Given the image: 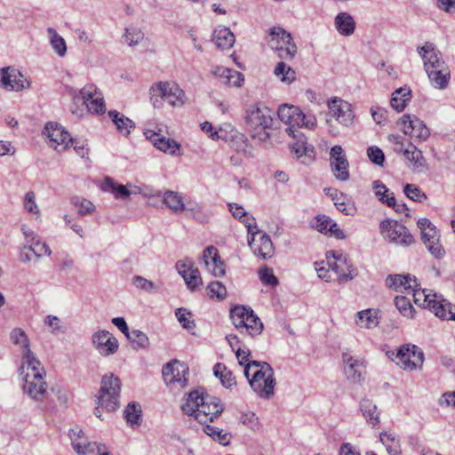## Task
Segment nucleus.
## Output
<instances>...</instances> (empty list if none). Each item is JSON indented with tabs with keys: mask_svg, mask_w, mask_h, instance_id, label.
<instances>
[{
	"mask_svg": "<svg viewBox=\"0 0 455 455\" xmlns=\"http://www.w3.org/2000/svg\"><path fill=\"white\" fill-rule=\"evenodd\" d=\"M373 190L378 199L386 204L387 206H395V196L394 193L390 192L389 189L382 184L379 180L373 182Z\"/></svg>",
	"mask_w": 455,
	"mask_h": 455,
	"instance_id": "obj_42",
	"label": "nucleus"
},
{
	"mask_svg": "<svg viewBox=\"0 0 455 455\" xmlns=\"http://www.w3.org/2000/svg\"><path fill=\"white\" fill-rule=\"evenodd\" d=\"M402 138L394 136L393 140L398 147L395 151L401 153L404 158L410 163V167L416 172H422L427 168V161L423 156L422 152L418 149L413 144L408 143L404 148L403 143L401 141Z\"/></svg>",
	"mask_w": 455,
	"mask_h": 455,
	"instance_id": "obj_14",
	"label": "nucleus"
},
{
	"mask_svg": "<svg viewBox=\"0 0 455 455\" xmlns=\"http://www.w3.org/2000/svg\"><path fill=\"white\" fill-rule=\"evenodd\" d=\"M108 116L112 122L116 124L118 132L126 136L130 134L131 129H133L135 126L134 123L130 118L126 117L116 110H110L108 112Z\"/></svg>",
	"mask_w": 455,
	"mask_h": 455,
	"instance_id": "obj_36",
	"label": "nucleus"
},
{
	"mask_svg": "<svg viewBox=\"0 0 455 455\" xmlns=\"http://www.w3.org/2000/svg\"><path fill=\"white\" fill-rule=\"evenodd\" d=\"M330 164L337 180L346 181L349 179V164L341 146L335 145L331 148Z\"/></svg>",
	"mask_w": 455,
	"mask_h": 455,
	"instance_id": "obj_17",
	"label": "nucleus"
},
{
	"mask_svg": "<svg viewBox=\"0 0 455 455\" xmlns=\"http://www.w3.org/2000/svg\"><path fill=\"white\" fill-rule=\"evenodd\" d=\"M149 93L156 108H162L164 100L172 107H181L187 101L185 92L174 82H158L151 86Z\"/></svg>",
	"mask_w": 455,
	"mask_h": 455,
	"instance_id": "obj_7",
	"label": "nucleus"
},
{
	"mask_svg": "<svg viewBox=\"0 0 455 455\" xmlns=\"http://www.w3.org/2000/svg\"><path fill=\"white\" fill-rule=\"evenodd\" d=\"M204 432L212 437L214 441L218 442L222 445H228L230 443L231 435L228 432H224L222 429L211 426L209 423L203 424Z\"/></svg>",
	"mask_w": 455,
	"mask_h": 455,
	"instance_id": "obj_40",
	"label": "nucleus"
},
{
	"mask_svg": "<svg viewBox=\"0 0 455 455\" xmlns=\"http://www.w3.org/2000/svg\"><path fill=\"white\" fill-rule=\"evenodd\" d=\"M411 292L414 303L422 307H429L432 303V299L436 297L435 293L428 292L427 293L426 290L417 289V287H413L410 290L409 293Z\"/></svg>",
	"mask_w": 455,
	"mask_h": 455,
	"instance_id": "obj_44",
	"label": "nucleus"
},
{
	"mask_svg": "<svg viewBox=\"0 0 455 455\" xmlns=\"http://www.w3.org/2000/svg\"><path fill=\"white\" fill-rule=\"evenodd\" d=\"M30 86V82L20 70L6 67L0 69V87L8 92H20Z\"/></svg>",
	"mask_w": 455,
	"mask_h": 455,
	"instance_id": "obj_16",
	"label": "nucleus"
},
{
	"mask_svg": "<svg viewBox=\"0 0 455 455\" xmlns=\"http://www.w3.org/2000/svg\"><path fill=\"white\" fill-rule=\"evenodd\" d=\"M209 137L214 140H222L228 142L230 148L238 153L251 155L248 139L244 134L235 130L231 131V132L228 134L227 132L220 129L212 132Z\"/></svg>",
	"mask_w": 455,
	"mask_h": 455,
	"instance_id": "obj_18",
	"label": "nucleus"
},
{
	"mask_svg": "<svg viewBox=\"0 0 455 455\" xmlns=\"http://www.w3.org/2000/svg\"><path fill=\"white\" fill-rule=\"evenodd\" d=\"M47 31L51 36V44L55 52L60 57L64 56L67 52V45L65 40L56 32L54 28H49Z\"/></svg>",
	"mask_w": 455,
	"mask_h": 455,
	"instance_id": "obj_48",
	"label": "nucleus"
},
{
	"mask_svg": "<svg viewBox=\"0 0 455 455\" xmlns=\"http://www.w3.org/2000/svg\"><path fill=\"white\" fill-rule=\"evenodd\" d=\"M411 100V91L410 87L403 86L396 89L390 100L391 107L398 112L403 111Z\"/></svg>",
	"mask_w": 455,
	"mask_h": 455,
	"instance_id": "obj_33",
	"label": "nucleus"
},
{
	"mask_svg": "<svg viewBox=\"0 0 455 455\" xmlns=\"http://www.w3.org/2000/svg\"><path fill=\"white\" fill-rule=\"evenodd\" d=\"M212 73L214 76L219 77L223 84L230 83V76L236 77L237 80L240 79V72L224 67H215Z\"/></svg>",
	"mask_w": 455,
	"mask_h": 455,
	"instance_id": "obj_50",
	"label": "nucleus"
},
{
	"mask_svg": "<svg viewBox=\"0 0 455 455\" xmlns=\"http://www.w3.org/2000/svg\"><path fill=\"white\" fill-rule=\"evenodd\" d=\"M267 44L282 60H291L297 53V46L291 34L280 27L270 29Z\"/></svg>",
	"mask_w": 455,
	"mask_h": 455,
	"instance_id": "obj_8",
	"label": "nucleus"
},
{
	"mask_svg": "<svg viewBox=\"0 0 455 455\" xmlns=\"http://www.w3.org/2000/svg\"><path fill=\"white\" fill-rule=\"evenodd\" d=\"M228 209L234 218L238 219L242 223L244 224V226L247 228L248 234H251V239L254 240L256 234L259 233V230L258 229L257 224L255 222V219L253 217L248 216L243 207L237 204H228Z\"/></svg>",
	"mask_w": 455,
	"mask_h": 455,
	"instance_id": "obj_27",
	"label": "nucleus"
},
{
	"mask_svg": "<svg viewBox=\"0 0 455 455\" xmlns=\"http://www.w3.org/2000/svg\"><path fill=\"white\" fill-rule=\"evenodd\" d=\"M387 285L395 291H402L403 289L410 291L413 287H418L417 280L411 275H390L387 278Z\"/></svg>",
	"mask_w": 455,
	"mask_h": 455,
	"instance_id": "obj_29",
	"label": "nucleus"
},
{
	"mask_svg": "<svg viewBox=\"0 0 455 455\" xmlns=\"http://www.w3.org/2000/svg\"><path fill=\"white\" fill-rule=\"evenodd\" d=\"M403 192L407 197L415 202H422L427 198L425 193H423L419 187L414 184H406L403 188Z\"/></svg>",
	"mask_w": 455,
	"mask_h": 455,
	"instance_id": "obj_57",
	"label": "nucleus"
},
{
	"mask_svg": "<svg viewBox=\"0 0 455 455\" xmlns=\"http://www.w3.org/2000/svg\"><path fill=\"white\" fill-rule=\"evenodd\" d=\"M92 344L102 356L114 355L119 347L118 340L106 330H100L92 336Z\"/></svg>",
	"mask_w": 455,
	"mask_h": 455,
	"instance_id": "obj_19",
	"label": "nucleus"
},
{
	"mask_svg": "<svg viewBox=\"0 0 455 455\" xmlns=\"http://www.w3.org/2000/svg\"><path fill=\"white\" fill-rule=\"evenodd\" d=\"M87 110L93 114H103L106 112V107L102 94H98L92 101L86 105Z\"/></svg>",
	"mask_w": 455,
	"mask_h": 455,
	"instance_id": "obj_58",
	"label": "nucleus"
},
{
	"mask_svg": "<svg viewBox=\"0 0 455 455\" xmlns=\"http://www.w3.org/2000/svg\"><path fill=\"white\" fill-rule=\"evenodd\" d=\"M399 125L404 134L410 135L412 138L426 140L429 137L430 132L428 128L416 116L404 115L400 119Z\"/></svg>",
	"mask_w": 455,
	"mask_h": 455,
	"instance_id": "obj_21",
	"label": "nucleus"
},
{
	"mask_svg": "<svg viewBox=\"0 0 455 455\" xmlns=\"http://www.w3.org/2000/svg\"><path fill=\"white\" fill-rule=\"evenodd\" d=\"M335 28L342 36H350L355 28L353 17L347 12H339L335 18Z\"/></svg>",
	"mask_w": 455,
	"mask_h": 455,
	"instance_id": "obj_34",
	"label": "nucleus"
},
{
	"mask_svg": "<svg viewBox=\"0 0 455 455\" xmlns=\"http://www.w3.org/2000/svg\"><path fill=\"white\" fill-rule=\"evenodd\" d=\"M182 411L193 416L200 424L213 422L224 411L220 398L212 396L199 387L191 391L181 405Z\"/></svg>",
	"mask_w": 455,
	"mask_h": 455,
	"instance_id": "obj_1",
	"label": "nucleus"
},
{
	"mask_svg": "<svg viewBox=\"0 0 455 455\" xmlns=\"http://www.w3.org/2000/svg\"><path fill=\"white\" fill-rule=\"evenodd\" d=\"M274 112L263 105H251L245 111V123L251 137L261 143L267 142L274 131Z\"/></svg>",
	"mask_w": 455,
	"mask_h": 455,
	"instance_id": "obj_4",
	"label": "nucleus"
},
{
	"mask_svg": "<svg viewBox=\"0 0 455 455\" xmlns=\"http://www.w3.org/2000/svg\"><path fill=\"white\" fill-rule=\"evenodd\" d=\"M44 133L49 139L50 147L60 152L66 150L72 141L69 133L58 124L48 123Z\"/></svg>",
	"mask_w": 455,
	"mask_h": 455,
	"instance_id": "obj_20",
	"label": "nucleus"
},
{
	"mask_svg": "<svg viewBox=\"0 0 455 455\" xmlns=\"http://www.w3.org/2000/svg\"><path fill=\"white\" fill-rule=\"evenodd\" d=\"M10 337L13 344L20 345L23 348L22 355L25 359L24 363H27L30 360V356L28 357V355L35 356L29 348V340L28 336L22 329L16 328L12 330Z\"/></svg>",
	"mask_w": 455,
	"mask_h": 455,
	"instance_id": "obj_35",
	"label": "nucleus"
},
{
	"mask_svg": "<svg viewBox=\"0 0 455 455\" xmlns=\"http://www.w3.org/2000/svg\"><path fill=\"white\" fill-rule=\"evenodd\" d=\"M418 227L421 231V238L429 251L435 259H442L445 251L440 243V234L435 226L427 218L418 220Z\"/></svg>",
	"mask_w": 455,
	"mask_h": 455,
	"instance_id": "obj_10",
	"label": "nucleus"
},
{
	"mask_svg": "<svg viewBox=\"0 0 455 455\" xmlns=\"http://www.w3.org/2000/svg\"><path fill=\"white\" fill-rule=\"evenodd\" d=\"M30 360L23 363L20 371L27 368L24 377L23 391L30 398L35 401H42L46 393V382L44 379L45 376L44 370L41 367L40 361L36 357L28 355Z\"/></svg>",
	"mask_w": 455,
	"mask_h": 455,
	"instance_id": "obj_5",
	"label": "nucleus"
},
{
	"mask_svg": "<svg viewBox=\"0 0 455 455\" xmlns=\"http://www.w3.org/2000/svg\"><path fill=\"white\" fill-rule=\"evenodd\" d=\"M162 373L167 386L178 388L187 386L188 367L186 363L174 359L163 367Z\"/></svg>",
	"mask_w": 455,
	"mask_h": 455,
	"instance_id": "obj_13",
	"label": "nucleus"
},
{
	"mask_svg": "<svg viewBox=\"0 0 455 455\" xmlns=\"http://www.w3.org/2000/svg\"><path fill=\"white\" fill-rule=\"evenodd\" d=\"M392 360L403 370L413 371L420 369L424 363V353L416 345L405 344L400 347L397 352L388 355Z\"/></svg>",
	"mask_w": 455,
	"mask_h": 455,
	"instance_id": "obj_9",
	"label": "nucleus"
},
{
	"mask_svg": "<svg viewBox=\"0 0 455 455\" xmlns=\"http://www.w3.org/2000/svg\"><path fill=\"white\" fill-rule=\"evenodd\" d=\"M243 372L250 387L259 397L269 399L274 395L276 379L268 363L251 361L246 364Z\"/></svg>",
	"mask_w": 455,
	"mask_h": 455,
	"instance_id": "obj_3",
	"label": "nucleus"
},
{
	"mask_svg": "<svg viewBox=\"0 0 455 455\" xmlns=\"http://www.w3.org/2000/svg\"><path fill=\"white\" fill-rule=\"evenodd\" d=\"M124 415L125 419L131 426L139 427L141 423V406L140 403L132 402L130 403L124 411Z\"/></svg>",
	"mask_w": 455,
	"mask_h": 455,
	"instance_id": "obj_43",
	"label": "nucleus"
},
{
	"mask_svg": "<svg viewBox=\"0 0 455 455\" xmlns=\"http://www.w3.org/2000/svg\"><path fill=\"white\" fill-rule=\"evenodd\" d=\"M250 308L251 307H247L245 306H240V305L235 306L233 308H231L230 317L233 321L235 327L237 330L242 331L243 325L246 324L245 317L249 315L248 312H249Z\"/></svg>",
	"mask_w": 455,
	"mask_h": 455,
	"instance_id": "obj_46",
	"label": "nucleus"
},
{
	"mask_svg": "<svg viewBox=\"0 0 455 455\" xmlns=\"http://www.w3.org/2000/svg\"><path fill=\"white\" fill-rule=\"evenodd\" d=\"M101 190L113 194L116 199H127L133 192L130 191L126 186L117 184L110 177H106L101 184Z\"/></svg>",
	"mask_w": 455,
	"mask_h": 455,
	"instance_id": "obj_30",
	"label": "nucleus"
},
{
	"mask_svg": "<svg viewBox=\"0 0 455 455\" xmlns=\"http://www.w3.org/2000/svg\"><path fill=\"white\" fill-rule=\"evenodd\" d=\"M72 204L78 209V214L81 216L90 214L95 211L94 204L85 198L74 197Z\"/></svg>",
	"mask_w": 455,
	"mask_h": 455,
	"instance_id": "obj_52",
	"label": "nucleus"
},
{
	"mask_svg": "<svg viewBox=\"0 0 455 455\" xmlns=\"http://www.w3.org/2000/svg\"><path fill=\"white\" fill-rule=\"evenodd\" d=\"M132 283L145 291H152L156 289V285L150 280L146 279L140 275H135L132 278Z\"/></svg>",
	"mask_w": 455,
	"mask_h": 455,
	"instance_id": "obj_64",
	"label": "nucleus"
},
{
	"mask_svg": "<svg viewBox=\"0 0 455 455\" xmlns=\"http://www.w3.org/2000/svg\"><path fill=\"white\" fill-rule=\"evenodd\" d=\"M121 381L113 373L105 375L101 379L100 388L98 396V406L94 410V415L101 419L100 408L111 412L120 406Z\"/></svg>",
	"mask_w": 455,
	"mask_h": 455,
	"instance_id": "obj_6",
	"label": "nucleus"
},
{
	"mask_svg": "<svg viewBox=\"0 0 455 455\" xmlns=\"http://www.w3.org/2000/svg\"><path fill=\"white\" fill-rule=\"evenodd\" d=\"M331 222V219L326 215H318L315 218V220L312 223V227L320 233L327 235Z\"/></svg>",
	"mask_w": 455,
	"mask_h": 455,
	"instance_id": "obj_62",
	"label": "nucleus"
},
{
	"mask_svg": "<svg viewBox=\"0 0 455 455\" xmlns=\"http://www.w3.org/2000/svg\"><path fill=\"white\" fill-rule=\"evenodd\" d=\"M101 92L98 90V88L94 84H87L83 87L80 91L81 100L83 104L85 106L89 101H92V99L96 97V95L100 94Z\"/></svg>",
	"mask_w": 455,
	"mask_h": 455,
	"instance_id": "obj_61",
	"label": "nucleus"
},
{
	"mask_svg": "<svg viewBox=\"0 0 455 455\" xmlns=\"http://www.w3.org/2000/svg\"><path fill=\"white\" fill-rule=\"evenodd\" d=\"M250 308L251 307H247L245 306H240V305L235 306L233 308H231L230 317L233 321L235 327L237 330L242 331L243 325L246 324L245 317L249 315L248 312H249Z\"/></svg>",
	"mask_w": 455,
	"mask_h": 455,
	"instance_id": "obj_45",
	"label": "nucleus"
},
{
	"mask_svg": "<svg viewBox=\"0 0 455 455\" xmlns=\"http://www.w3.org/2000/svg\"><path fill=\"white\" fill-rule=\"evenodd\" d=\"M329 115L339 124L348 127L354 123L355 114L352 105L340 98L334 97L327 103Z\"/></svg>",
	"mask_w": 455,
	"mask_h": 455,
	"instance_id": "obj_15",
	"label": "nucleus"
},
{
	"mask_svg": "<svg viewBox=\"0 0 455 455\" xmlns=\"http://www.w3.org/2000/svg\"><path fill=\"white\" fill-rule=\"evenodd\" d=\"M213 372L216 377L220 378L221 384L225 387L231 388L236 384L235 378L232 371L228 370L223 363H216L213 368Z\"/></svg>",
	"mask_w": 455,
	"mask_h": 455,
	"instance_id": "obj_41",
	"label": "nucleus"
},
{
	"mask_svg": "<svg viewBox=\"0 0 455 455\" xmlns=\"http://www.w3.org/2000/svg\"><path fill=\"white\" fill-rule=\"evenodd\" d=\"M218 250L214 246H208L203 253V260L205 266L210 269L211 264H215L220 259Z\"/></svg>",
	"mask_w": 455,
	"mask_h": 455,
	"instance_id": "obj_63",
	"label": "nucleus"
},
{
	"mask_svg": "<svg viewBox=\"0 0 455 455\" xmlns=\"http://www.w3.org/2000/svg\"><path fill=\"white\" fill-rule=\"evenodd\" d=\"M146 138L152 142V144L159 150L175 155L176 151L180 149V144L174 140L169 139L161 135L159 132L148 129L144 132Z\"/></svg>",
	"mask_w": 455,
	"mask_h": 455,
	"instance_id": "obj_24",
	"label": "nucleus"
},
{
	"mask_svg": "<svg viewBox=\"0 0 455 455\" xmlns=\"http://www.w3.org/2000/svg\"><path fill=\"white\" fill-rule=\"evenodd\" d=\"M176 267L189 290L195 291L203 284L200 272L196 267H193L191 260L178 261Z\"/></svg>",
	"mask_w": 455,
	"mask_h": 455,
	"instance_id": "obj_22",
	"label": "nucleus"
},
{
	"mask_svg": "<svg viewBox=\"0 0 455 455\" xmlns=\"http://www.w3.org/2000/svg\"><path fill=\"white\" fill-rule=\"evenodd\" d=\"M395 305L399 312L405 317L412 318L414 308L411 303V299L404 296H396Z\"/></svg>",
	"mask_w": 455,
	"mask_h": 455,
	"instance_id": "obj_49",
	"label": "nucleus"
},
{
	"mask_svg": "<svg viewBox=\"0 0 455 455\" xmlns=\"http://www.w3.org/2000/svg\"><path fill=\"white\" fill-rule=\"evenodd\" d=\"M260 235L259 243L253 244L252 239L248 240L250 247L253 250L254 253L258 254L262 259H267L272 258L274 255L275 248L269 235H267L265 233H262L261 231H259V233H257L256 235Z\"/></svg>",
	"mask_w": 455,
	"mask_h": 455,
	"instance_id": "obj_28",
	"label": "nucleus"
},
{
	"mask_svg": "<svg viewBox=\"0 0 455 455\" xmlns=\"http://www.w3.org/2000/svg\"><path fill=\"white\" fill-rule=\"evenodd\" d=\"M299 108L293 106V105H287L283 104L279 107L277 115L279 119L288 124V126L285 128V132L293 138H296L298 135L296 134L299 132L298 128H296V123H297V115H299Z\"/></svg>",
	"mask_w": 455,
	"mask_h": 455,
	"instance_id": "obj_23",
	"label": "nucleus"
},
{
	"mask_svg": "<svg viewBox=\"0 0 455 455\" xmlns=\"http://www.w3.org/2000/svg\"><path fill=\"white\" fill-rule=\"evenodd\" d=\"M125 42L128 43L130 46L137 45L141 42L144 38L143 32L137 28H131L125 29L124 34Z\"/></svg>",
	"mask_w": 455,
	"mask_h": 455,
	"instance_id": "obj_54",
	"label": "nucleus"
},
{
	"mask_svg": "<svg viewBox=\"0 0 455 455\" xmlns=\"http://www.w3.org/2000/svg\"><path fill=\"white\" fill-rule=\"evenodd\" d=\"M326 259L329 267L337 274L339 283H347L357 275L347 255L336 251H328Z\"/></svg>",
	"mask_w": 455,
	"mask_h": 455,
	"instance_id": "obj_11",
	"label": "nucleus"
},
{
	"mask_svg": "<svg viewBox=\"0 0 455 455\" xmlns=\"http://www.w3.org/2000/svg\"><path fill=\"white\" fill-rule=\"evenodd\" d=\"M259 279L262 283L270 286H276L278 284V280L276 276L273 273V269L267 267H262L259 271Z\"/></svg>",
	"mask_w": 455,
	"mask_h": 455,
	"instance_id": "obj_60",
	"label": "nucleus"
},
{
	"mask_svg": "<svg viewBox=\"0 0 455 455\" xmlns=\"http://www.w3.org/2000/svg\"><path fill=\"white\" fill-rule=\"evenodd\" d=\"M164 203L175 213L182 212L185 210L182 196L177 192L166 191L164 195Z\"/></svg>",
	"mask_w": 455,
	"mask_h": 455,
	"instance_id": "obj_39",
	"label": "nucleus"
},
{
	"mask_svg": "<svg viewBox=\"0 0 455 455\" xmlns=\"http://www.w3.org/2000/svg\"><path fill=\"white\" fill-rule=\"evenodd\" d=\"M428 308L439 318L455 320V314L451 310V304L445 299H439L437 295L435 299H432V303Z\"/></svg>",
	"mask_w": 455,
	"mask_h": 455,
	"instance_id": "obj_32",
	"label": "nucleus"
},
{
	"mask_svg": "<svg viewBox=\"0 0 455 455\" xmlns=\"http://www.w3.org/2000/svg\"><path fill=\"white\" fill-rule=\"evenodd\" d=\"M240 422L248 428L255 431L259 428V421L256 414L252 411H247L240 416Z\"/></svg>",
	"mask_w": 455,
	"mask_h": 455,
	"instance_id": "obj_59",
	"label": "nucleus"
},
{
	"mask_svg": "<svg viewBox=\"0 0 455 455\" xmlns=\"http://www.w3.org/2000/svg\"><path fill=\"white\" fill-rule=\"evenodd\" d=\"M191 313L187 311L186 308L180 307L175 311V315L178 318L179 323L186 330H192L196 327L194 320H190L187 315H190Z\"/></svg>",
	"mask_w": 455,
	"mask_h": 455,
	"instance_id": "obj_56",
	"label": "nucleus"
},
{
	"mask_svg": "<svg viewBox=\"0 0 455 455\" xmlns=\"http://www.w3.org/2000/svg\"><path fill=\"white\" fill-rule=\"evenodd\" d=\"M127 339L133 344V347L136 348H146L149 344L148 336L139 330L132 331Z\"/></svg>",
	"mask_w": 455,
	"mask_h": 455,
	"instance_id": "obj_51",
	"label": "nucleus"
},
{
	"mask_svg": "<svg viewBox=\"0 0 455 455\" xmlns=\"http://www.w3.org/2000/svg\"><path fill=\"white\" fill-rule=\"evenodd\" d=\"M248 315L245 317V323L241 331V333L247 332L251 337L259 335L263 330V323L260 319L254 314L253 310L250 308Z\"/></svg>",
	"mask_w": 455,
	"mask_h": 455,
	"instance_id": "obj_37",
	"label": "nucleus"
},
{
	"mask_svg": "<svg viewBox=\"0 0 455 455\" xmlns=\"http://www.w3.org/2000/svg\"><path fill=\"white\" fill-rule=\"evenodd\" d=\"M296 118V127H306L308 129H315V127L316 126L315 116L311 114H304L300 109Z\"/></svg>",
	"mask_w": 455,
	"mask_h": 455,
	"instance_id": "obj_55",
	"label": "nucleus"
},
{
	"mask_svg": "<svg viewBox=\"0 0 455 455\" xmlns=\"http://www.w3.org/2000/svg\"><path fill=\"white\" fill-rule=\"evenodd\" d=\"M296 134L298 135L295 138L297 140L291 146V153L298 158L303 156L311 157L314 154V148L307 144L305 137L301 135L299 131Z\"/></svg>",
	"mask_w": 455,
	"mask_h": 455,
	"instance_id": "obj_38",
	"label": "nucleus"
},
{
	"mask_svg": "<svg viewBox=\"0 0 455 455\" xmlns=\"http://www.w3.org/2000/svg\"><path fill=\"white\" fill-rule=\"evenodd\" d=\"M71 445L78 455H88L95 451V443L87 441L83 430L72 428L68 433Z\"/></svg>",
	"mask_w": 455,
	"mask_h": 455,
	"instance_id": "obj_26",
	"label": "nucleus"
},
{
	"mask_svg": "<svg viewBox=\"0 0 455 455\" xmlns=\"http://www.w3.org/2000/svg\"><path fill=\"white\" fill-rule=\"evenodd\" d=\"M274 74L280 78L283 83L291 84L296 78L295 71L283 61H280L275 68Z\"/></svg>",
	"mask_w": 455,
	"mask_h": 455,
	"instance_id": "obj_47",
	"label": "nucleus"
},
{
	"mask_svg": "<svg viewBox=\"0 0 455 455\" xmlns=\"http://www.w3.org/2000/svg\"><path fill=\"white\" fill-rule=\"evenodd\" d=\"M344 372L350 381L360 384L363 373H366V365L363 362L353 358L348 354L343 355Z\"/></svg>",
	"mask_w": 455,
	"mask_h": 455,
	"instance_id": "obj_25",
	"label": "nucleus"
},
{
	"mask_svg": "<svg viewBox=\"0 0 455 455\" xmlns=\"http://www.w3.org/2000/svg\"><path fill=\"white\" fill-rule=\"evenodd\" d=\"M212 41L220 49H229L235 44V35L228 28L220 26L213 31Z\"/></svg>",
	"mask_w": 455,
	"mask_h": 455,
	"instance_id": "obj_31",
	"label": "nucleus"
},
{
	"mask_svg": "<svg viewBox=\"0 0 455 455\" xmlns=\"http://www.w3.org/2000/svg\"><path fill=\"white\" fill-rule=\"evenodd\" d=\"M418 53L423 60L424 69L431 84L436 89H445L451 78V70L441 52L430 42L418 47Z\"/></svg>",
	"mask_w": 455,
	"mask_h": 455,
	"instance_id": "obj_2",
	"label": "nucleus"
},
{
	"mask_svg": "<svg viewBox=\"0 0 455 455\" xmlns=\"http://www.w3.org/2000/svg\"><path fill=\"white\" fill-rule=\"evenodd\" d=\"M380 233L385 239L396 244L410 246L414 243V238L407 228L395 220H387L382 221Z\"/></svg>",
	"mask_w": 455,
	"mask_h": 455,
	"instance_id": "obj_12",
	"label": "nucleus"
},
{
	"mask_svg": "<svg viewBox=\"0 0 455 455\" xmlns=\"http://www.w3.org/2000/svg\"><path fill=\"white\" fill-rule=\"evenodd\" d=\"M207 291L210 298L224 299L227 296L226 287L219 281L210 283L207 286Z\"/></svg>",
	"mask_w": 455,
	"mask_h": 455,
	"instance_id": "obj_53",
	"label": "nucleus"
}]
</instances>
